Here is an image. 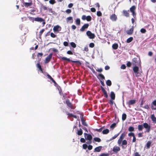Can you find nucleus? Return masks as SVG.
<instances>
[{
    "label": "nucleus",
    "mask_w": 156,
    "mask_h": 156,
    "mask_svg": "<svg viewBox=\"0 0 156 156\" xmlns=\"http://www.w3.org/2000/svg\"><path fill=\"white\" fill-rule=\"evenodd\" d=\"M133 38L132 37H131L127 39L126 42L127 43H129L131 42L133 40Z\"/></svg>",
    "instance_id": "39"
},
{
    "label": "nucleus",
    "mask_w": 156,
    "mask_h": 156,
    "mask_svg": "<svg viewBox=\"0 0 156 156\" xmlns=\"http://www.w3.org/2000/svg\"><path fill=\"white\" fill-rule=\"evenodd\" d=\"M143 133H139L138 134V137H142L143 136Z\"/></svg>",
    "instance_id": "56"
},
{
    "label": "nucleus",
    "mask_w": 156,
    "mask_h": 156,
    "mask_svg": "<svg viewBox=\"0 0 156 156\" xmlns=\"http://www.w3.org/2000/svg\"><path fill=\"white\" fill-rule=\"evenodd\" d=\"M67 115H68V117L72 121H73V119H71V117H73L75 119L77 118V117L76 115H73L72 113H68L67 114Z\"/></svg>",
    "instance_id": "16"
},
{
    "label": "nucleus",
    "mask_w": 156,
    "mask_h": 156,
    "mask_svg": "<svg viewBox=\"0 0 156 156\" xmlns=\"http://www.w3.org/2000/svg\"><path fill=\"white\" fill-rule=\"evenodd\" d=\"M121 143H122L121 146L122 147V148H126V147H125L124 146V145H127V141L126 140H123L122 141V142Z\"/></svg>",
    "instance_id": "22"
},
{
    "label": "nucleus",
    "mask_w": 156,
    "mask_h": 156,
    "mask_svg": "<svg viewBox=\"0 0 156 156\" xmlns=\"http://www.w3.org/2000/svg\"><path fill=\"white\" fill-rule=\"evenodd\" d=\"M36 66L38 68L39 70H40L41 68H42L41 66L39 63H37V64L36 65Z\"/></svg>",
    "instance_id": "49"
},
{
    "label": "nucleus",
    "mask_w": 156,
    "mask_h": 156,
    "mask_svg": "<svg viewBox=\"0 0 156 156\" xmlns=\"http://www.w3.org/2000/svg\"><path fill=\"white\" fill-rule=\"evenodd\" d=\"M97 15L98 16H102V14L100 11H98L97 12Z\"/></svg>",
    "instance_id": "44"
},
{
    "label": "nucleus",
    "mask_w": 156,
    "mask_h": 156,
    "mask_svg": "<svg viewBox=\"0 0 156 156\" xmlns=\"http://www.w3.org/2000/svg\"><path fill=\"white\" fill-rule=\"evenodd\" d=\"M59 28L61 29V28L59 26L57 25L54 27L53 28V30L54 31H59L58 29Z\"/></svg>",
    "instance_id": "26"
},
{
    "label": "nucleus",
    "mask_w": 156,
    "mask_h": 156,
    "mask_svg": "<svg viewBox=\"0 0 156 156\" xmlns=\"http://www.w3.org/2000/svg\"><path fill=\"white\" fill-rule=\"evenodd\" d=\"M51 36L53 38H55L56 37V35H55L53 33H51L50 34Z\"/></svg>",
    "instance_id": "59"
},
{
    "label": "nucleus",
    "mask_w": 156,
    "mask_h": 156,
    "mask_svg": "<svg viewBox=\"0 0 156 156\" xmlns=\"http://www.w3.org/2000/svg\"><path fill=\"white\" fill-rule=\"evenodd\" d=\"M110 20L112 21H116L117 19V17L115 14H112L110 17Z\"/></svg>",
    "instance_id": "10"
},
{
    "label": "nucleus",
    "mask_w": 156,
    "mask_h": 156,
    "mask_svg": "<svg viewBox=\"0 0 156 156\" xmlns=\"http://www.w3.org/2000/svg\"><path fill=\"white\" fill-rule=\"evenodd\" d=\"M80 141L82 143H85L86 141L85 139L83 138H81L80 139Z\"/></svg>",
    "instance_id": "60"
},
{
    "label": "nucleus",
    "mask_w": 156,
    "mask_h": 156,
    "mask_svg": "<svg viewBox=\"0 0 156 156\" xmlns=\"http://www.w3.org/2000/svg\"><path fill=\"white\" fill-rule=\"evenodd\" d=\"M120 150V148L118 146H115L113 147L112 151L115 153H117Z\"/></svg>",
    "instance_id": "14"
},
{
    "label": "nucleus",
    "mask_w": 156,
    "mask_h": 156,
    "mask_svg": "<svg viewBox=\"0 0 156 156\" xmlns=\"http://www.w3.org/2000/svg\"><path fill=\"white\" fill-rule=\"evenodd\" d=\"M118 47V45L117 43H115L112 44V48L114 50L117 49Z\"/></svg>",
    "instance_id": "27"
},
{
    "label": "nucleus",
    "mask_w": 156,
    "mask_h": 156,
    "mask_svg": "<svg viewBox=\"0 0 156 156\" xmlns=\"http://www.w3.org/2000/svg\"><path fill=\"white\" fill-rule=\"evenodd\" d=\"M70 45L73 48H75L76 47V45L75 43L73 42H71L70 43Z\"/></svg>",
    "instance_id": "42"
},
{
    "label": "nucleus",
    "mask_w": 156,
    "mask_h": 156,
    "mask_svg": "<svg viewBox=\"0 0 156 156\" xmlns=\"http://www.w3.org/2000/svg\"><path fill=\"white\" fill-rule=\"evenodd\" d=\"M75 23L76 25H80V19H77L75 21Z\"/></svg>",
    "instance_id": "33"
},
{
    "label": "nucleus",
    "mask_w": 156,
    "mask_h": 156,
    "mask_svg": "<svg viewBox=\"0 0 156 156\" xmlns=\"http://www.w3.org/2000/svg\"><path fill=\"white\" fill-rule=\"evenodd\" d=\"M136 7L135 6H132L130 8V11L132 13V15L133 16L134 18L136 19V13L135 12Z\"/></svg>",
    "instance_id": "2"
},
{
    "label": "nucleus",
    "mask_w": 156,
    "mask_h": 156,
    "mask_svg": "<svg viewBox=\"0 0 156 156\" xmlns=\"http://www.w3.org/2000/svg\"><path fill=\"white\" fill-rule=\"evenodd\" d=\"M87 147L89 150H90L92 149L93 146L91 145H89Z\"/></svg>",
    "instance_id": "64"
},
{
    "label": "nucleus",
    "mask_w": 156,
    "mask_h": 156,
    "mask_svg": "<svg viewBox=\"0 0 156 156\" xmlns=\"http://www.w3.org/2000/svg\"><path fill=\"white\" fill-rule=\"evenodd\" d=\"M144 102V101L143 99H142L140 102V107H143V105Z\"/></svg>",
    "instance_id": "57"
},
{
    "label": "nucleus",
    "mask_w": 156,
    "mask_h": 156,
    "mask_svg": "<svg viewBox=\"0 0 156 156\" xmlns=\"http://www.w3.org/2000/svg\"><path fill=\"white\" fill-rule=\"evenodd\" d=\"M151 108L152 110H156V100L153 101L151 103Z\"/></svg>",
    "instance_id": "13"
},
{
    "label": "nucleus",
    "mask_w": 156,
    "mask_h": 156,
    "mask_svg": "<svg viewBox=\"0 0 156 156\" xmlns=\"http://www.w3.org/2000/svg\"><path fill=\"white\" fill-rule=\"evenodd\" d=\"M34 20L37 22H41L42 21L44 20V19L41 17H37L35 18Z\"/></svg>",
    "instance_id": "24"
},
{
    "label": "nucleus",
    "mask_w": 156,
    "mask_h": 156,
    "mask_svg": "<svg viewBox=\"0 0 156 156\" xmlns=\"http://www.w3.org/2000/svg\"><path fill=\"white\" fill-rule=\"evenodd\" d=\"M23 4L26 7H28L31 6L32 4V2L31 1L30 2H23Z\"/></svg>",
    "instance_id": "20"
},
{
    "label": "nucleus",
    "mask_w": 156,
    "mask_h": 156,
    "mask_svg": "<svg viewBox=\"0 0 156 156\" xmlns=\"http://www.w3.org/2000/svg\"><path fill=\"white\" fill-rule=\"evenodd\" d=\"M109 132V130L108 129H106L104 130L102 132V133L104 134H106L108 133Z\"/></svg>",
    "instance_id": "30"
},
{
    "label": "nucleus",
    "mask_w": 156,
    "mask_h": 156,
    "mask_svg": "<svg viewBox=\"0 0 156 156\" xmlns=\"http://www.w3.org/2000/svg\"><path fill=\"white\" fill-rule=\"evenodd\" d=\"M106 84L107 86H111L112 85V82L110 80H108L106 82Z\"/></svg>",
    "instance_id": "40"
},
{
    "label": "nucleus",
    "mask_w": 156,
    "mask_h": 156,
    "mask_svg": "<svg viewBox=\"0 0 156 156\" xmlns=\"http://www.w3.org/2000/svg\"><path fill=\"white\" fill-rule=\"evenodd\" d=\"M88 146L86 144H83V148L84 149H86L87 147Z\"/></svg>",
    "instance_id": "62"
},
{
    "label": "nucleus",
    "mask_w": 156,
    "mask_h": 156,
    "mask_svg": "<svg viewBox=\"0 0 156 156\" xmlns=\"http://www.w3.org/2000/svg\"><path fill=\"white\" fill-rule=\"evenodd\" d=\"M109 154L108 153H102L99 156H109Z\"/></svg>",
    "instance_id": "48"
},
{
    "label": "nucleus",
    "mask_w": 156,
    "mask_h": 156,
    "mask_svg": "<svg viewBox=\"0 0 156 156\" xmlns=\"http://www.w3.org/2000/svg\"><path fill=\"white\" fill-rule=\"evenodd\" d=\"M98 77L101 80H104L105 79V77L102 74H98Z\"/></svg>",
    "instance_id": "35"
},
{
    "label": "nucleus",
    "mask_w": 156,
    "mask_h": 156,
    "mask_svg": "<svg viewBox=\"0 0 156 156\" xmlns=\"http://www.w3.org/2000/svg\"><path fill=\"white\" fill-rule=\"evenodd\" d=\"M65 12L67 14H69L71 12V9H68L65 11Z\"/></svg>",
    "instance_id": "55"
},
{
    "label": "nucleus",
    "mask_w": 156,
    "mask_h": 156,
    "mask_svg": "<svg viewBox=\"0 0 156 156\" xmlns=\"http://www.w3.org/2000/svg\"><path fill=\"white\" fill-rule=\"evenodd\" d=\"M70 20L72 21L71 23H72L73 22V18L72 17L69 16L66 18V21L67 22H68Z\"/></svg>",
    "instance_id": "37"
},
{
    "label": "nucleus",
    "mask_w": 156,
    "mask_h": 156,
    "mask_svg": "<svg viewBox=\"0 0 156 156\" xmlns=\"http://www.w3.org/2000/svg\"><path fill=\"white\" fill-rule=\"evenodd\" d=\"M138 66H134L133 68V70L135 73L136 76V77L139 76L140 75V74L138 72L139 69Z\"/></svg>",
    "instance_id": "3"
},
{
    "label": "nucleus",
    "mask_w": 156,
    "mask_h": 156,
    "mask_svg": "<svg viewBox=\"0 0 156 156\" xmlns=\"http://www.w3.org/2000/svg\"><path fill=\"white\" fill-rule=\"evenodd\" d=\"M66 103L68 107L72 109H74L75 107L73 106L70 100L69 99H67L66 101Z\"/></svg>",
    "instance_id": "7"
},
{
    "label": "nucleus",
    "mask_w": 156,
    "mask_h": 156,
    "mask_svg": "<svg viewBox=\"0 0 156 156\" xmlns=\"http://www.w3.org/2000/svg\"><path fill=\"white\" fill-rule=\"evenodd\" d=\"M61 59L62 60H66L67 61H71L72 62L77 64H81V63L79 61H73V60H71L69 58H67L66 57H62L61 58Z\"/></svg>",
    "instance_id": "5"
},
{
    "label": "nucleus",
    "mask_w": 156,
    "mask_h": 156,
    "mask_svg": "<svg viewBox=\"0 0 156 156\" xmlns=\"http://www.w3.org/2000/svg\"><path fill=\"white\" fill-rule=\"evenodd\" d=\"M94 140L98 142H100L101 141V139L99 137H96L94 138Z\"/></svg>",
    "instance_id": "36"
},
{
    "label": "nucleus",
    "mask_w": 156,
    "mask_h": 156,
    "mask_svg": "<svg viewBox=\"0 0 156 156\" xmlns=\"http://www.w3.org/2000/svg\"><path fill=\"white\" fill-rule=\"evenodd\" d=\"M120 133V132H119L118 134H115L113 137L110 139L109 141H111L112 140L115 139L119 135Z\"/></svg>",
    "instance_id": "29"
},
{
    "label": "nucleus",
    "mask_w": 156,
    "mask_h": 156,
    "mask_svg": "<svg viewBox=\"0 0 156 156\" xmlns=\"http://www.w3.org/2000/svg\"><path fill=\"white\" fill-rule=\"evenodd\" d=\"M52 56V53L50 54L46 58L45 62V63H48L49 62L51 59Z\"/></svg>",
    "instance_id": "11"
},
{
    "label": "nucleus",
    "mask_w": 156,
    "mask_h": 156,
    "mask_svg": "<svg viewBox=\"0 0 156 156\" xmlns=\"http://www.w3.org/2000/svg\"><path fill=\"white\" fill-rule=\"evenodd\" d=\"M128 135L129 136H132L133 137L135 136L134 133L133 132H130L129 133Z\"/></svg>",
    "instance_id": "52"
},
{
    "label": "nucleus",
    "mask_w": 156,
    "mask_h": 156,
    "mask_svg": "<svg viewBox=\"0 0 156 156\" xmlns=\"http://www.w3.org/2000/svg\"><path fill=\"white\" fill-rule=\"evenodd\" d=\"M134 28L133 26L129 30H128L126 31L127 34L129 35H131L133 34V31Z\"/></svg>",
    "instance_id": "17"
},
{
    "label": "nucleus",
    "mask_w": 156,
    "mask_h": 156,
    "mask_svg": "<svg viewBox=\"0 0 156 156\" xmlns=\"http://www.w3.org/2000/svg\"><path fill=\"white\" fill-rule=\"evenodd\" d=\"M128 130L129 131L131 132H134L135 131V129L134 127L133 126H130L129 127L128 129Z\"/></svg>",
    "instance_id": "31"
},
{
    "label": "nucleus",
    "mask_w": 156,
    "mask_h": 156,
    "mask_svg": "<svg viewBox=\"0 0 156 156\" xmlns=\"http://www.w3.org/2000/svg\"><path fill=\"white\" fill-rule=\"evenodd\" d=\"M134 156H141L140 154H139L137 152H135L134 154Z\"/></svg>",
    "instance_id": "63"
},
{
    "label": "nucleus",
    "mask_w": 156,
    "mask_h": 156,
    "mask_svg": "<svg viewBox=\"0 0 156 156\" xmlns=\"http://www.w3.org/2000/svg\"><path fill=\"white\" fill-rule=\"evenodd\" d=\"M143 127L146 129V132L149 133L151 129V126L148 125L147 123H144L143 125H140L138 126V129L139 131H141L142 130Z\"/></svg>",
    "instance_id": "1"
},
{
    "label": "nucleus",
    "mask_w": 156,
    "mask_h": 156,
    "mask_svg": "<svg viewBox=\"0 0 156 156\" xmlns=\"http://www.w3.org/2000/svg\"><path fill=\"white\" fill-rule=\"evenodd\" d=\"M111 99L112 100H114L115 99V95L113 91H111L110 94Z\"/></svg>",
    "instance_id": "19"
},
{
    "label": "nucleus",
    "mask_w": 156,
    "mask_h": 156,
    "mask_svg": "<svg viewBox=\"0 0 156 156\" xmlns=\"http://www.w3.org/2000/svg\"><path fill=\"white\" fill-rule=\"evenodd\" d=\"M133 64L134 66H139L140 65V61L137 60V58H134L133 59Z\"/></svg>",
    "instance_id": "8"
},
{
    "label": "nucleus",
    "mask_w": 156,
    "mask_h": 156,
    "mask_svg": "<svg viewBox=\"0 0 156 156\" xmlns=\"http://www.w3.org/2000/svg\"><path fill=\"white\" fill-rule=\"evenodd\" d=\"M103 128V127H102L99 129H95V130L96 131L100 132L102 131Z\"/></svg>",
    "instance_id": "47"
},
{
    "label": "nucleus",
    "mask_w": 156,
    "mask_h": 156,
    "mask_svg": "<svg viewBox=\"0 0 156 156\" xmlns=\"http://www.w3.org/2000/svg\"><path fill=\"white\" fill-rule=\"evenodd\" d=\"M116 126V124L115 123H114L112 124L110 126L111 128L114 129Z\"/></svg>",
    "instance_id": "41"
},
{
    "label": "nucleus",
    "mask_w": 156,
    "mask_h": 156,
    "mask_svg": "<svg viewBox=\"0 0 156 156\" xmlns=\"http://www.w3.org/2000/svg\"><path fill=\"white\" fill-rule=\"evenodd\" d=\"M126 135V134L124 132L122 133L121 135V136H120V137L119 140H118V144L119 145H120L122 142V141L123 140L124 138H125V136Z\"/></svg>",
    "instance_id": "4"
},
{
    "label": "nucleus",
    "mask_w": 156,
    "mask_h": 156,
    "mask_svg": "<svg viewBox=\"0 0 156 156\" xmlns=\"http://www.w3.org/2000/svg\"><path fill=\"white\" fill-rule=\"evenodd\" d=\"M112 99L110 100L109 101V103L111 106H112L113 105L114 102Z\"/></svg>",
    "instance_id": "45"
},
{
    "label": "nucleus",
    "mask_w": 156,
    "mask_h": 156,
    "mask_svg": "<svg viewBox=\"0 0 156 156\" xmlns=\"http://www.w3.org/2000/svg\"><path fill=\"white\" fill-rule=\"evenodd\" d=\"M45 30L44 29H42L39 32V36H41L42 35L44 31Z\"/></svg>",
    "instance_id": "50"
},
{
    "label": "nucleus",
    "mask_w": 156,
    "mask_h": 156,
    "mask_svg": "<svg viewBox=\"0 0 156 156\" xmlns=\"http://www.w3.org/2000/svg\"><path fill=\"white\" fill-rule=\"evenodd\" d=\"M127 115L125 113H123L122 115V119L123 121L125 120L126 118Z\"/></svg>",
    "instance_id": "38"
},
{
    "label": "nucleus",
    "mask_w": 156,
    "mask_h": 156,
    "mask_svg": "<svg viewBox=\"0 0 156 156\" xmlns=\"http://www.w3.org/2000/svg\"><path fill=\"white\" fill-rule=\"evenodd\" d=\"M101 90L103 92V93L104 94V97H105L106 98H108V94H107V91H106V90L105 89V88H101Z\"/></svg>",
    "instance_id": "21"
},
{
    "label": "nucleus",
    "mask_w": 156,
    "mask_h": 156,
    "mask_svg": "<svg viewBox=\"0 0 156 156\" xmlns=\"http://www.w3.org/2000/svg\"><path fill=\"white\" fill-rule=\"evenodd\" d=\"M151 119L153 123H156V118L154 114H152L151 115Z\"/></svg>",
    "instance_id": "18"
},
{
    "label": "nucleus",
    "mask_w": 156,
    "mask_h": 156,
    "mask_svg": "<svg viewBox=\"0 0 156 156\" xmlns=\"http://www.w3.org/2000/svg\"><path fill=\"white\" fill-rule=\"evenodd\" d=\"M89 26V24L88 23L85 24L80 28V30L81 31H84L85 29H87Z\"/></svg>",
    "instance_id": "12"
},
{
    "label": "nucleus",
    "mask_w": 156,
    "mask_h": 156,
    "mask_svg": "<svg viewBox=\"0 0 156 156\" xmlns=\"http://www.w3.org/2000/svg\"><path fill=\"white\" fill-rule=\"evenodd\" d=\"M88 50H89V49H88V47L87 46H86L84 48V51L86 52H87L88 51Z\"/></svg>",
    "instance_id": "61"
},
{
    "label": "nucleus",
    "mask_w": 156,
    "mask_h": 156,
    "mask_svg": "<svg viewBox=\"0 0 156 156\" xmlns=\"http://www.w3.org/2000/svg\"><path fill=\"white\" fill-rule=\"evenodd\" d=\"M83 131L81 129L78 130L77 132V134L79 136H81L83 134Z\"/></svg>",
    "instance_id": "32"
},
{
    "label": "nucleus",
    "mask_w": 156,
    "mask_h": 156,
    "mask_svg": "<svg viewBox=\"0 0 156 156\" xmlns=\"http://www.w3.org/2000/svg\"><path fill=\"white\" fill-rule=\"evenodd\" d=\"M86 34L90 39H94L95 37V35L94 34L92 33L89 30H88Z\"/></svg>",
    "instance_id": "6"
},
{
    "label": "nucleus",
    "mask_w": 156,
    "mask_h": 156,
    "mask_svg": "<svg viewBox=\"0 0 156 156\" xmlns=\"http://www.w3.org/2000/svg\"><path fill=\"white\" fill-rule=\"evenodd\" d=\"M140 32L142 33H145L146 32V30L144 28H142L140 30Z\"/></svg>",
    "instance_id": "46"
},
{
    "label": "nucleus",
    "mask_w": 156,
    "mask_h": 156,
    "mask_svg": "<svg viewBox=\"0 0 156 156\" xmlns=\"http://www.w3.org/2000/svg\"><path fill=\"white\" fill-rule=\"evenodd\" d=\"M102 148V147L101 146L98 147L94 149V151L99 152L101 151Z\"/></svg>",
    "instance_id": "25"
},
{
    "label": "nucleus",
    "mask_w": 156,
    "mask_h": 156,
    "mask_svg": "<svg viewBox=\"0 0 156 156\" xmlns=\"http://www.w3.org/2000/svg\"><path fill=\"white\" fill-rule=\"evenodd\" d=\"M88 67L94 73H95V72L93 67H91L89 66H88Z\"/></svg>",
    "instance_id": "54"
},
{
    "label": "nucleus",
    "mask_w": 156,
    "mask_h": 156,
    "mask_svg": "<svg viewBox=\"0 0 156 156\" xmlns=\"http://www.w3.org/2000/svg\"><path fill=\"white\" fill-rule=\"evenodd\" d=\"M55 0H50L49 1V2L51 4H54L55 3Z\"/></svg>",
    "instance_id": "51"
},
{
    "label": "nucleus",
    "mask_w": 156,
    "mask_h": 156,
    "mask_svg": "<svg viewBox=\"0 0 156 156\" xmlns=\"http://www.w3.org/2000/svg\"><path fill=\"white\" fill-rule=\"evenodd\" d=\"M127 66L128 67H130L131 65V63L130 62H128L126 64Z\"/></svg>",
    "instance_id": "58"
},
{
    "label": "nucleus",
    "mask_w": 156,
    "mask_h": 156,
    "mask_svg": "<svg viewBox=\"0 0 156 156\" xmlns=\"http://www.w3.org/2000/svg\"><path fill=\"white\" fill-rule=\"evenodd\" d=\"M151 143L150 141H147L146 145L147 149H148L150 148Z\"/></svg>",
    "instance_id": "28"
},
{
    "label": "nucleus",
    "mask_w": 156,
    "mask_h": 156,
    "mask_svg": "<svg viewBox=\"0 0 156 156\" xmlns=\"http://www.w3.org/2000/svg\"><path fill=\"white\" fill-rule=\"evenodd\" d=\"M136 100H130L128 102V105H133L136 103Z\"/></svg>",
    "instance_id": "23"
},
{
    "label": "nucleus",
    "mask_w": 156,
    "mask_h": 156,
    "mask_svg": "<svg viewBox=\"0 0 156 156\" xmlns=\"http://www.w3.org/2000/svg\"><path fill=\"white\" fill-rule=\"evenodd\" d=\"M81 121L82 122V124L84 125V126H87V123H86V122H85V121H84L83 118V116L81 118Z\"/></svg>",
    "instance_id": "34"
},
{
    "label": "nucleus",
    "mask_w": 156,
    "mask_h": 156,
    "mask_svg": "<svg viewBox=\"0 0 156 156\" xmlns=\"http://www.w3.org/2000/svg\"><path fill=\"white\" fill-rule=\"evenodd\" d=\"M86 20L88 21H90L91 20V17L90 16H87Z\"/></svg>",
    "instance_id": "43"
},
{
    "label": "nucleus",
    "mask_w": 156,
    "mask_h": 156,
    "mask_svg": "<svg viewBox=\"0 0 156 156\" xmlns=\"http://www.w3.org/2000/svg\"><path fill=\"white\" fill-rule=\"evenodd\" d=\"M84 135L85 139L87 140H92V136L89 134L86 133H84Z\"/></svg>",
    "instance_id": "9"
},
{
    "label": "nucleus",
    "mask_w": 156,
    "mask_h": 156,
    "mask_svg": "<svg viewBox=\"0 0 156 156\" xmlns=\"http://www.w3.org/2000/svg\"><path fill=\"white\" fill-rule=\"evenodd\" d=\"M129 10L127 11L124 10L122 11V13L124 16L126 17H129V14L128 12Z\"/></svg>",
    "instance_id": "15"
},
{
    "label": "nucleus",
    "mask_w": 156,
    "mask_h": 156,
    "mask_svg": "<svg viewBox=\"0 0 156 156\" xmlns=\"http://www.w3.org/2000/svg\"><path fill=\"white\" fill-rule=\"evenodd\" d=\"M89 46L90 47L93 48L94 46V44L93 43H91L89 44Z\"/></svg>",
    "instance_id": "53"
}]
</instances>
